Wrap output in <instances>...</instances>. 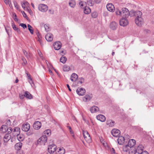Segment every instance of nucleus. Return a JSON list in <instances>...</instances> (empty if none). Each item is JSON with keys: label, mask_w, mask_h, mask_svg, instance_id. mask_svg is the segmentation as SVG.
Listing matches in <instances>:
<instances>
[{"label": "nucleus", "mask_w": 154, "mask_h": 154, "mask_svg": "<svg viewBox=\"0 0 154 154\" xmlns=\"http://www.w3.org/2000/svg\"><path fill=\"white\" fill-rule=\"evenodd\" d=\"M128 20H120L119 24L121 26H127L128 24Z\"/></svg>", "instance_id": "obj_18"}, {"label": "nucleus", "mask_w": 154, "mask_h": 154, "mask_svg": "<svg viewBox=\"0 0 154 154\" xmlns=\"http://www.w3.org/2000/svg\"><path fill=\"white\" fill-rule=\"evenodd\" d=\"M142 13L140 11H135L134 10H131L130 11V17H135V19H139L141 18Z\"/></svg>", "instance_id": "obj_2"}, {"label": "nucleus", "mask_w": 154, "mask_h": 154, "mask_svg": "<svg viewBox=\"0 0 154 154\" xmlns=\"http://www.w3.org/2000/svg\"><path fill=\"white\" fill-rule=\"evenodd\" d=\"M78 78V75L75 73H73L71 75L70 79L72 82H75L76 81Z\"/></svg>", "instance_id": "obj_29"}, {"label": "nucleus", "mask_w": 154, "mask_h": 154, "mask_svg": "<svg viewBox=\"0 0 154 154\" xmlns=\"http://www.w3.org/2000/svg\"><path fill=\"white\" fill-rule=\"evenodd\" d=\"M11 122L10 120H8L6 122V124L8 125H11Z\"/></svg>", "instance_id": "obj_55"}, {"label": "nucleus", "mask_w": 154, "mask_h": 154, "mask_svg": "<svg viewBox=\"0 0 154 154\" xmlns=\"http://www.w3.org/2000/svg\"><path fill=\"white\" fill-rule=\"evenodd\" d=\"M136 143V141L134 139L129 140L128 141V145H125L123 147V150L126 152H128V148L133 147Z\"/></svg>", "instance_id": "obj_1"}, {"label": "nucleus", "mask_w": 154, "mask_h": 154, "mask_svg": "<svg viewBox=\"0 0 154 154\" xmlns=\"http://www.w3.org/2000/svg\"><path fill=\"white\" fill-rule=\"evenodd\" d=\"M79 5L81 8H84L86 7V2L83 1H81L79 2Z\"/></svg>", "instance_id": "obj_35"}, {"label": "nucleus", "mask_w": 154, "mask_h": 154, "mask_svg": "<svg viewBox=\"0 0 154 154\" xmlns=\"http://www.w3.org/2000/svg\"><path fill=\"white\" fill-rule=\"evenodd\" d=\"M122 10V18L121 19H125L128 18L129 16H130V12H129V10L127 8H123Z\"/></svg>", "instance_id": "obj_4"}, {"label": "nucleus", "mask_w": 154, "mask_h": 154, "mask_svg": "<svg viewBox=\"0 0 154 154\" xmlns=\"http://www.w3.org/2000/svg\"><path fill=\"white\" fill-rule=\"evenodd\" d=\"M23 52L27 58H29L30 57V54L29 53H28L25 50H23Z\"/></svg>", "instance_id": "obj_40"}, {"label": "nucleus", "mask_w": 154, "mask_h": 154, "mask_svg": "<svg viewBox=\"0 0 154 154\" xmlns=\"http://www.w3.org/2000/svg\"><path fill=\"white\" fill-rule=\"evenodd\" d=\"M115 13L116 15L122 16V10H120L119 9H116Z\"/></svg>", "instance_id": "obj_41"}, {"label": "nucleus", "mask_w": 154, "mask_h": 154, "mask_svg": "<svg viewBox=\"0 0 154 154\" xmlns=\"http://www.w3.org/2000/svg\"><path fill=\"white\" fill-rule=\"evenodd\" d=\"M12 26L13 29L15 31L18 32L19 31V29L16 26L14 23L12 22Z\"/></svg>", "instance_id": "obj_44"}, {"label": "nucleus", "mask_w": 154, "mask_h": 154, "mask_svg": "<svg viewBox=\"0 0 154 154\" xmlns=\"http://www.w3.org/2000/svg\"><path fill=\"white\" fill-rule=\"evenodd\" d=\"M139 154H148V152L146 150L143 151Z\"/></svg>", "instance_id": "obj_60"}, {"label": "nucleus", "mask_w": 154, "mask_h": 154, "mask_svg": "<svg viewBox=\"0 0 154 154\" xmlns=\"http://www.w3.org/2000/svg\"><path fill=\"white\" fill-rule=\"evenodd\" d=\"M90 110L91 113H94L99 111V109L97 106H93L90 108Z\"/></svg>", "instance_id": "obj_17"}, {"label": "nucleus", "mask_w": 154, "mask_h": 154, "mask_svg": "<svg viewBox=\"0 0 154 154\" xmlns=\"http://www.w3.org/2000/svg\"><path fill=\"white\" fill-rule=\"evenodd\" d=\"M47 140V137L45 135H43L39 138L37 140L38 144L45 145Z\"/></svg>", "instance_id": "obj_5"}, {"label": "nucleus", "mask_w": 154, "mask_h": 154, "mask_svg": "<svg viewBox=\"0 0 154 154\" xmlns=\"http://www.w3.org/2000/svg\"><path fill=\"white\" fill-rule=\"evenodd\" d=\"M69 5L71 8H74L76 5V2L75 0H70L69 3Z\"/></svg>", "instance_id": "obj_31"}, {"label": "nucleus", "mask_w": 154, "mask_h": 154, "mask_svg": "<svg viewBox=\"0 0 154 154\" xmlns=\"http://www.w3.org/2000/svg\"><path fill=\"white\" fill-rule=\"evenodd\" d=\"M66 60V57L64 56H63L60 59V62L63 63H65Z\"/></svg>", "instance_id": "obj_37"}, {"label": "nucleus", "mask_w": 154, "mask_h": 154, "mask_svg": "<svg viewBox=\"0 0 154 154\" xmlns=\"http://www.w3.org/2000/svg\"><path fill=\"white\" fill-rule=\"evenodd\" d=\"M107 10L110 12H114L115 10L114 6L112 3H108L106 5Z\"/></svg>", "instance_id": "obj_12"}, {"label": "nucleus", "mask_w": 154, "mask_h": 154, "mask_svg": "<svg viewBox=\"0 0 154 154\" xmlns=\"http://www.w3.org/2000/svg\"><path fill=\"white\" fill-rule=\"evenodd\" d=\"M65 152V149L63 147H60L58 148L56 153V154H64Z\"/></svg>", "instance_id": "obj_20"}, {"label": "nucleus", "mask_w": 154, "mask_h": 154, "mask_svg": "<svg viewBox=\"0 0 154 154\" xmlns=\"http://www.w3.org/2000/svg\"><path fill=\"white\" fill-rule=\"evenodd\" d=\"M27 74L28 79L29 80H31V79H32L31 78L30 75L29 74Z\"/></svg>", "instance_id": "obj_62"}, {"label": "nucleus", "mask_w": 154, "mask_h": 154, "mask_svg": "<svg viewBox=\"0 0 154 154\" xmlns=\"http://www.w3.org/2000/svg\"><path fill=\"white\" fill-rule=\"evenodd\" d=\"M41 38H38L37 40L39 42L40 44L42 45V41L41 39Z\"/></svg>", "instance_id": "obj_59"}, {"label": "nucleus", "mask_w": 154, "mask_h": 154, "mask_svg": "<svg viewBox=\"0 0 154 154\" xmlns=\"http://www.w3.org/2000/svg\"><path fill=\"white\" fill-rule=\"evenodd\" d=\"M111 151L112 153L115 154L116 153V152L115 149L113 148H112L111 150Z\"/></svg>", "instance_id": "obj_63"}, {"label": "nucleus", "mask_w": 154, "mask_h": 154, "mask_svg": "<svg viewBox=\"0 0 154 154\" xmlns=\"http://www.w3.org/2000/svg\"><path fill=\"white\" fill-rule=\"evenodd\" d=\"M91 11V10L90 8L86 6L84 8V12L85 14H89Z\"/></svg>", "instance_id": "obj_34"}, {"label": "nucleus", "mask_w": 154, "mask_h": 154, "mask_svg": "<svg viewBox=\"0 0 154 154\" xmlns=\"http://www.w3.org/2000/svg\"><path fill=\"white\" fill-rule=\"evenodd\" d=\"M84 82V79L82 78H81L79 79L78 82V83H80L81 84L83 83Z\"/></svg>", "instance_id": "obj_47"}, {"label": "nucleus", "mask_w": 154, "mask_h": 154, "mask_svg": "<svg viewBox=\"0 0 154 154\" xmlns=\"http://www.w3.org/2000/svg\"><path fill=\"white\" fill-rule=\"evenodd\" d=\"M1 129L3 132H5L9 130L10 131H8V132H11L12 131V128H7V126L5 125H3L1 127Z\"/></svg>", "instance_id": "obj_19"}, {"label": "nucleus", "mask_w": 154, "mask_h": 154, "mask_svg": "<svg viewBox=\"0 0 154 154\" xmlns=\"http://www.w3.org/2000/svg\"><path fill=\"white\" fill-rule=\"evenodd\" d=\"M22 7L25 10L27 11L31 15L32 14V12L29 6V3L26 1H24L21 3Z\"/></svg>", "instance_id": "obj_3"}, {"label": "nucleus", "mask_w": 154, "mask_h": 154, "mask_svg": "<svg viewBox=\"0 0 154 154\" xmlns=\"http://www.w3.org/2000/svg\"><path fill=\"white\" fill-rule=\"evenodd\" d=\"M96 117L97 120L102 122H104L106 120L105 116L101 114L98 115Z\"/></svg>", "instance_id": "obj_24"}, {"label": "nucleus", "mask_w": 154, "mask_h": 154, "mask_svg": "<svg viewBox=\"0 0 154 154\" xmlns=\"http://www.w3.org/2000/svg\"><path fill=\"white\" fill-rule=\"evenodd\" d=\"M38 54L39 55V57H41V58H42L43 56H42V53L41 52V51L40 50H39V51H38Z\"/></svg>", "instance_id": "obj_52"}, {"label": "nucleus", "mask_w": 154, "mask_h": 154, "mask_svg": "<svg viewBox=\"0 0 154 154\" xmlns=\"http://www.w3.org/2000/svg\"><path fill=\"white\" fill-rule=\"evenodd\" d=\"M41 126V124L40 122L39 121H36L33 124V128L36 130L39 129Z\"/></svg>", "instance_id": "obj_14"}, {"label": "nucleus", "mask_w": 154, "mask_h": 154, "mask_svg": "<svg viewBox=\"0 0 154 154\" xmlns=\"http://www.w3.org/2000/svg\"><path fill=\"white\" fill-rule=\"evenodd\" d=\"M19 25L20 26H21V27H23L24 29H26L27 28L26 25L25 24L21 23Z\"/></svg>", "instance_id": "obj_50"}, {"label": "nucleus", "mask_w": 154, "mask_h": 154, "mask_svg": "<svg viewBox=\"0 0 154 154\" xmlns=\"http://www.w3.org/2000/svg\"><path fill=\"white\" fill-rule=\"evenodd\" d=\"M135 23L138 26H141L143 23V20H135Z\"/></svg>", "instance_id": "obj_33"}, {"label": "nucleus", "mask_w": 154, "mask_h": 154, "mask_svg": "<svg viewBox=\"0 0 154 154\" xmlns=\"http://www.w3.org/2000/svg\"><path fill=\"white\" fill-rule=\"evenodd\" d=\"M29 83L31 85V86L32 87L33 86V85H34V84L33 83V82L32 80V79H31V80H29Z\"/></svg>", "instance_id": "obj_54"}, {"label": "nucleus", "mask_w": 154, "mask_h": 154, "mask_svg": "<svg viewBox=\"0 0 154 154\" xmlns=\"http://www.w3.org/2000/svg\"><path fill=\"white\" fill-rule=\"evenodd\" d=\"M22 143L19 142L16 144L15 146V149L17 150H20L22 148Z\"/></svg>", "instance_id": "obj_30"}, {"label": "nucleus", "mask_w": 154, "mask_h": 154, "mask_svg": "<svg viewBox=\"0 0 154 154\" xmlns=\"http://www.w3.org/2000/svg\"><path fill=\"white\" fill-rule=\"evenodd\" d=\"M76 92L79 95L83 96L85 94L86 91L83 88H79L76 90Z\"/></svg>", "instance_id": "obj_9"}, {"label": "nucleus", "mask_w": 154, "mask_h": 154, "mask_svg": "<svg viewBox=\"0 0 154 154\" xmlns=\"http://www.w3.org/2000/svg\"><path fill=\"white\" fill-rule=\"evenodd\" d=\"M92 97L91 95L86 94L83 98V100L85 102L90 101Z\"/></svg>", "instance_id": "obj_25"}, {"label": "nucleus", "mask_w": 154, "mask_h": 154, "mask_svg": "<svg viewBox=\"0 0 154 154\" xmlns=\"http://www.w3.org/2000/svg\"><path fill=\"white\" fill-rule=\"evenodd\" d=\"M17 137L18 140L19 141H23L24 139L23 136L22 134H20L18 135H17Z\"/></svg>", "instance_id": "obj_36"}, {"label": "nucleus", "mask_w": 154, "mask_h": 154, "mask_svg": "<svg viewBox=\"0 0 154 154\" xmlns=\"http://www.w3.org/2000/svg\"><path fill=\"white\" fill-rule=\"evenodd\" d=\"M20 128L18 127H15L14 129L13 134L14 136H17L20 134Z\"/></svg>", "instance_id": "obj_22"}, {"label": "nucleus", "mask_w": 154, "mask_h": 154, "mask_svg": "<svg viewBox=\"0 0 154 154\" xmlns=\"http://www.w3.org/2000/svg\"><path fill=\"white\" fill-rule=\"evenodd\" d=\"M106 124L109 127H112L115 125V123L112 120H109L106 121Z\"/></svg>", "instance_id": "obj_28"}, {"label": "nucleus", "mask_w": 154, "mask_h": 154, "mask_svg": "<svg viewBox=\"0 0 154 154\" xmlns=\"http://www.w3.org/2000/svg\"><path fill=\"white\" fill-rule=\"evenodd\" d=\"M13 17L14 19H18L17 17L15 14L14 13L13 14Z\"/></svg>", "instance_id": "obj_58"}, {"label": "nucleus", "mask_w": 154, "mask_h": 154, "mask_svg": "<svg viewBox=\"0 0 154 154\" xmlns=\"http://www.w3.org/2000/svg\"><path fill=\"white\" fill-rule=\"evenodd\" d=\"M19 97L20 99H23L25 97V94L24 95H23L22 94H19Z\"/></svg>", "instance_id": "obj_53"}, {"label": "nucleus", "mask_w": 154, "mask_h": 154, "mask_svg": "<svg viewBox=\"0 0 154 154\" xmlns=\"http://www.w3.org/2000/svg\"><path fill=\"white\" fill-rule=\"evenodd\" d=\"M53 46L55 50H58L61 47V43L60 42H56L54 43Z\"/></svg>", "instance_id": "obj_15"}, {"label": "nucleus", "mask_w": 154, "mask_h": 154, "mask_svg": "<svg viewBox=\"0 0 154 154\" xmlns=\"http://www.w3.org/2000/svg\"><path fill=\"white\" fill-rule=\"evenodd\" d=\"M36 34L38 38H42L41 35H40L39 32H38Z\"/></svg>", "instance_id": "obj_64"}, {"label": "nucleus", "mask_w": 154, "mask_h": 154, "mask_svg": "<svg viewBox=\"0 0 154 154\" xmlns=\"http://www.w3.org/2000/svg\"><path fill=\"white\" fill-rule=\"evenodd\" d=\"M48 13L50 14H53L54 13V11L53 9H49L48 11Z\"/></svg>", "instance_id": "obj_51"}, {"label": "nucleus", "mask_w": 154, "mask_h": 154, "mask_svg": "<svg viewBox=\"0 0 154 154\" xmlns=\"http://www.w3.org/2000/svg\"><path fill=\"white\" fill-rule=\"evenodd\" d=\"M128 149L129 154H135L137 152L136 149L133 147L128 148Z\"/></svg>", "instance_id": "obj_27"}, {"label": "nucleus", "mask_w": 154, "mask_h": 154, "mask_svg": "<svg viewBox=\"0 0 154 154\" xmlns=\"http://www.w3.org/2000/svg\"><path fill=\"white\" fill-rule=\"evenodd\" d=\"M109 27L112 30H115L117 27V24L115 22H112L110 23Z\"/></svg>", "instance_id": "obj_23"}, {"label": "nucleus", "mask_w": 154, "mask_h": 154, "mask_svg": "<svg viewBox=\"0 0 154 154\" xmlns=\"http://www.w3.org/2000/svg\"><path fill=\"white\" fill-rule=\"evenodd\" d=\"M91 16L93 18H95L97 16V13L96 12H94L92 14Z\"/></svg>", "instance_id": "obj_46"}, {"label": "nucleus", "mask_w": 154, "mask_h": 154, "mask_svg": "<svg viewBox=\"0 0 154 154\" xmlns=\"http://www.w3.org/2000/svg\"><path fill=\"white\" fill-rule=\"evenodd\" d=\"M13 3L15 8L18 11L20 10V6L18 5L17 3L15 1H14Z\"/></svg>", "instance_id": "obj_45"}, {"label": "nucleus", "mask_w": 154, "mask_h": 154, "mask_svg": "<svg viewBox=\"0 0 154 154\" xmlns=\"http://www.w3.org/2000/svg\"><path fill=\"white\" fill-rule=\"evenodd\" d=\"M144 147L142 145H139L136 149L137 152L138 154L141 153L143 151Z\"/></svg>", "instance_id": "obj_21"}, {"label": "nucleus", "mask_w": 154, "mask_h": 154, "mask_svg": "<svg viewBox=\"0 0 154 154\" xmlns=\"http://www.w3.org/2000/svg\"><path fill=\"white\" fill-rule=\"evenodd\" d=\"M45 38L47 41L51 42L53 40V36L51 33H48L46 35Z\"/></svg>", "instance_id": "obj_13"}, {"label": "nucleus", "mask_w": 154, "mask_h": 154, "mask_svg": "<svg viewBox=\"0 0 154 154\" xmlns=\"http://www.w3.org/2000/svg\"><path fill=\"white\" fill-rule=\"evenodd\" d=\"M27 27L28 29L30 31L31 34H33V30L32 29V26L30 25L29 24L28 25Z\"/></svg>", "instance_id": "obj_42"}, {"label": "nucleus", "mask_w": 154, "mask_h": 154, "mask_svg": "<svg viewBox=\"0 0 154 154\" xmlns=\"http://www.w3.org/2000/svg\"><path fill=\"white\" fill-rule=\"evenodd\" d=\"M44 134L47 135L48 136L50 135L51 134V131L50 129H47L44 131Z\"/></svg>", "instance_id": "obj_43"}, {"label": "nucleus", "mask_w": 154, "mask_h": 154, "mask_svg": "<svg viewBox=\"0 0 154 154\" xmlns=\"http://www.w3.org/2000/svg\"><path fill=\"white\" fill-rule=\"evenodd\" d=\"M120 132L118 129H113L111 131V134L112 136L114 137H118L119 136Z\"/></svg>", "instance_id": "obj_11"}, {"label": "nucleus", "mask_w": 154, "mask_h": 154, "mask_svg": "<svg viewBox=\"0 0 154 154\" xmlns=\"http://www.w3.org/2000/svg\"><path fill=\"white\" fill-rule=\"evenodd\" d=\"M68 128H69V131L71 134H72V136L73 137H74V135L73 134V132L72 131V129H71V127L70 126H68Z\"/></svg>", "instance_id": "obj_49"}, {"label": "nucleus", "mask_w": 154, "mask_h": 154, "mask_svg": "<svg viewBox=\"0 0 154 154\" xmlns=\"http://www.w3.org/2000/svg\"><path fill=\"white\" fill-rule=\"evenodd\" d=\"M25 96L26 98L31 99L32 98V96L28 91H26L25 92Z\"/></svg>", "instance_id": "obj_32"}, {"label": "nucleus", "mask_w": 154, "mask_h": 154, "mask_svg": "<svg viewBox=\"0 0 154 154\" xmlns=\"http://www.w3.org/2000/svg\"><path fill=\"white\" fill-rule=\"evenodd\" d=\"M5 4L7 5L8 4L11 2L10 0H4Z\"/></svg>", "instance_id": "obj_56"}, {"label": "nucleus", "mask_w": 154, "mask_h": 154, "mask_svg": "<svg viewBox=\"0 0 154 154\" xmlns=\"http://www.w3.org/2000/svg\"><path fill=\"white\" fill-rule=\"evenodd\" d=\"M87 3L88 6H92L94 5V2L92 0H88L87 1Z\"/></svg>", "instance_id": "obj_39"}, {"label": "nucleus", "mask_w": 154, "mask_h": 154, "mask_svg": "<svg viewBox=\"0 0 154 154\" xmlns=\"http://www.w3.org/2000/svg\"><path fill=\"white\" fill-rule=\"evenodd\" d=\"M22 14H23V16L24 17L26 18V19H27V17L26 14L25 13V12L24 11H23V12H22Z\"/></svg>", "instance_id": "obj_57"}, {"label": "nucleus", "mask_w": 154, "mask_h": 154, "mask_svg": "<svg viewBox=\"0 0 154 154\" xmlns=\"http://www.w3.org/2000/svg\"><path fill=\"white\" fill-rule=\"evenodd\" d=\"M63 69L64 71H68L70 69L69 66L66 65H65L63 67Z\"/></svg>", "instance_id": "obj_38"}, {"label": "nucleus", "mask_w": 154, "mask_h": 154, "mask_svg": "<svg viewBox=\"0 0 154 154\" xmlns=\"http://www.w3.org/2000/svg\"><path fill=\"white\" fill-rule=\"evenodd\" d=\"M30 125L29 123L26 122L24 123L22 126V129L23 131L27 132L29 130Z\"/></svg>", "instance_id": "obj_10"}, {"label": "nucleus", "mask_w": 154, "mask_h": 154, "mask_svg": "<svg viewBox=\"0 0 154 154\" xmlns=\"http://www.w3.org/2000/svg\"><path fill=\"white\" fill-rule=\"evenodd\" d=\"M11 135L10 134H6L4 136L3 140L5 142H8L11 138Z\"/></svg>", "instance_id": "obj_26"}, {"label": "nucleus", "mask_w": 154, "mask_h": 154, "mask_svg": "<svg viewBox=\"0 0 154 154\" xmlns=\"http://www.w3.org/2000/svg\"><path fill=\"white\" fill-rule=\"evenodd\" d=\"M117 140L118 143L120 145H122L124 143L127 142L125 141V139L122 136H119Z\"/></svg>", "instance_id": "obj_16"}, {"label": "nucleus", "mask_w": 154, "mask_h": 154, "mask_svg": "<svg viewBox=\"0 0 154 154\" xmlns=\"http://www.w3.org/2000/svg\"><path fill=\"white\" fill-rule=\"evenodd\" d=\"M44 27L45 29V31L48 32L49 31V27L48 26V25L47 24H45L44 25Z\"/></svg>", "instance_id": "obj_48"}, {"label": "nucleus", "mask_w": 154, "mask_h": 154, "mask_svg": "<svg viewBox=\"0 0 154 154\" xmlns=\"http://www.w3.org/2000/svg\"><path fill=\"white\" fill-rule=\"evenodd\" d=\"M22 60L23 61V64H24V65L26 64L27 62L25 58H23L22 59Z\"/></svg>", "instance_id": "obj_61"}, {"label": "nucleus", "mask_w": 154, "mask_h": 154, "mask_svg": "<svg viewBox=\"0 0 154 154\" xmlns=\"http://www.w3.org/2000/svg\"><path fill=\"white\" fill-rule=\"evenodd\" d=\"M57 146L54 144L50 145L48 146V152L50 154L54 153L56 150Z\"/></svg>", "instance_id": "obj_7"}, {"label": "nucleus", "mask_w": 154, "mask_h": 154, "mask_svg": "<svg viewBox=\"0 0 154 154\" xmlns=\"http://www.w3.org/2000/svg\"><path fill=\"white\" fill-rule=\"evenodd\" d=\"M38 9L39 11L42 12H46L48 10V7L46 5L41 4L38 5Z\"/></svg>", "instance_id": "obj_6"}, {"label": "nucleus", "mask_w": 154, "mask_h": 154, "mask_svg": "<svg viewBox=\"0 0 154 154\" xmlns=\"http://www.w3.org/2000/svg\"><path fill=\"white\" fill-rule=\"evenodd\" d=\"M84 138L85 140L88 142L89 143L91 141V137L88 133L86 131H83V133Z\"/></svg>", "instance_id": "obj_8"}]
</instances>
